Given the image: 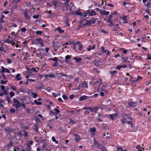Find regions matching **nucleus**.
I'll list each match as a JSON object with an SVG mask.
<instances>
[{
  "label": "nucleus",
  "mask_w": 151,
  "mask_h": 151,
  "mask_svg": "<svg viewBox=\"0 0 151 151\" xmlns=\"http://www.w3.org/2000/svg\"><path fill=\"white\" fill-rule=\"evenodd\" d=\"M117 114H118L117 113H115L112 114H109L108 115L110 117L111 120H112L114 119L115 117L117 116Z\"/></svg>",
  "instance_id": "obj_14"
},
{
  "label": "nucleus",
  "mask_w": 151,
  "mask_h": 151,
  "mask_svg": "<svg viewBox=\"0 0 151 151\" xmlns=\"http://www.w3.org/2000/svg\"><path fill=\"white\" fill-rule=\"evenodd\" d=\"M89 98V97L86 96L85 95H83L79 98V100L80 101H82L86 99H88Z\"/></svg>",
  "instance_id": "obj_11"
},
{
  "label": "nucleus",
  "mask_w": 151,
  "mask_h": 151,
  "mask_svg": "<svg viewBox=\"0 0 151 151\" xmlns=\"http://www.w3.org/2000/svg\"><path fill=\"white\" fill-rule=\"evenodd\" d=\"M9 94L10 95V96L11 97H12L14 96V93L13 91H11L10 93Z\"/></svg>",
  "instance_id": "obj_49"
},
{
  "label": "nucleus",
  "mask_w": 151,
  "mask_h": 151,
  "mask_svg": "<svg viewBox=\"0 0 151 151\" xmlns=\"http://www.w3.org/2000/svg\"><path fill=\"white\" fill-rule=\"evenodd\" d=\"M34 102L37 105H40L42 104L41 102H38L37 100H35Z\"/></svg>",
  "instance_id": "obj_42"
},
{
  "label": "nucleus",
  "mask_w": 151,
  "mask_h": 151,
  "mask_svg": "<svg viewBox=\"0 0 151 151\" xmlns=\"http://www.w3.org/2000/svg\"><path fill=\"white\" fill-rule=\"evenodd\" d=\"M117 151H123L122 150V147H118L117 148Z\"/></svg>",
  "instance_id": "obj_48"
},
{
  "label": "nucleus",
  "mask_w": 151,
  "mask_h": 151,
  "mask_svg": "<svg viewBox=\"0 0 151 151\" xmlns=\"http://www.w3.org/2000/svg\"><path fill=\"white\" fill-rule=\"evenodd\" d=\"M36 33L37 35H41L42 34V32L41 31L38 30L36 31Z\"/></svg>",
  "instance_id": "obj_41"
},
{
  "label": "nucleus",
  "mask_w": 151,
  "mask_h": 151,
  "mask_svg": "<svg viewBox=\"0 0 151 151\" xmlns=\"http://www.w3.org/2000/svg\"><path fill=\"white\" fill-rule=\"evenodd\" d=\"M117 72V71L114 70L113 71H110V73L111 74V76H113L115 75V73H116Z\"/></svg>",
  "instance_id": "obj_36"
},
{
  "label": "nucleus",
  "mask_w": 151,
  "mask_h": 151,
  "mask_svg": "<svg viewBox=\"0 0 151 151\" xmlns=\"http://www.w3.org/2000/svg\"><path fill=\"white\" fill-rule=\"evenodd\" d=\"M96 14V12L94 11L93 10H92L90 13L89 14V15L90 16H93L95 15Z\"/></svg>",
  "instance_id": "obj_20"
},
{
  "label": "nucleus",
  "mask_w": 151,
  "mask_h": 151,
  "mask_svg": "<svg viewBox=\"0 0 151 151\" xmlns=\"http://www.w3.org/2000/svg\"><path fill=\"white\" fill-rule=\"evenodd\" d=\"M52 3L54 4V6L56 7L57 5L58 4V1H55V0H53L52 1Z\"/></svg>",
  "instance_id": "obj_31"
},
{
  "label": "nucleus",
  "mask_w": 151,
  "mask_h": 151,
  "mask_svg": "<svg viewBox=\"0 0 151 151\" xmlns=\"http://www.w3.org/2000/svg\"><path fill=\"white\" fill-rule=\"evenodd\" d=\"M128 104L129 107L132 106L134 107L137 106V103L134 101H129L128 102Z\"/></svg>",
  "instance_id": "obj_8"
},
{
  "label": "nucleus",
  "mask_w": 151,
  "mask_h": 151,
  "mask_svg": "<svg viewBox=\"0 0 151 151\" xmlns=\"http://www.w3.org/2000/svg\"><path fill=\"white\" fill-rule=\"evenodd\" d=\"M75 136V141L76 142H78L81 139V138L79 135L77 134H75L74 135Z\"/></svg>",
  "instance_id": "obj_16"
},
{
  "label": "nucleus",
  "mask_w": 151,
  "mask_h": 151,
  "mask_svg": "<svg viewBox=\"0 0 151 151\" xmlns=\"http://www.w3.org/2000/svg\"><path fill=\"white\" fill-rule=\"evenodd\" d=\"M65 61L67 62L68 61L67 60L70 59V55H68L65 56Z\"/></svg>",
  "instance_id": "obj_39"
},
{
  "label": "nucleus",
  "mask_w": 151,
  "mask_h": 151,
  "mask_svg": "<svg viewBox=\"0 0 151 151\" xmlns=\"http://www.w3.org/2000/svg\"><path fill=\"white\" fill-rule=\"evenodd\" d=\"M104 47H101L100 49L101 50V51H103V52L105 53L106 52H107V55H110V52L107 49H106L104 50Z\"/></svg>",
  "instance_id": "obj_12"
},
{
  "label": "nucleus",
  "mask_w": 151,
  "mask_h": 151,
  "mask_svg": "<svg viewBox=\"0 0 151 151\" xmlns=\"http://www.w3.org/2000/svg\"><path fill=\"white\" fill-rule=\"evenodd\" d=\"M52 140L55 142V143L56 144H57L58 143V142L56 140L55 137H52Z\"/></svg>",
  "instance_id": "obj_35"
},
{
  "label": "nucleus",
  "mask_w": 151,
  "mask_h": 151,
  "mask_svg": "<svg viewBox=\"0 0 151 151\" xmlns=\"http://www.w3.org/2000/svg\"><path fill=\"white\" fill-rule=\"evenodd\" d=\"M7 81L6 80L5 81H4L3 80H1V84H6L7 83Z\"/></svg>",
  "instance_id": "obj_47"
},
{
  "label": "nucleus",
  "mask_w": 151,
  "mask_h": 151,
  "mask_svg": "<svg viewBox=\"0 0 151 151\" xmlns=\"http://www.w3.org/2000/svg\"><path fill=\"white\" fill-rule=\"evenodd\" d=\"M31 70L33 71L35 73H37L38 72V70H36L35 68H32L31 69Z\"/></svg>",
  "instance_id": "obj_54"
},
{
  "label": "nucleus",
  "mask_w": 151,
  "mask_h": 151,
  "mask_svg": "<svg viewBox=\"0 0 151 151\" xmlns=\"http://www.w3.org/2000/svg\"><path fill=\"white\" fill-rule=\"evenodd\" d=\"M6 99L8 103H12V101H11L10 99L8 97L6 98Z\"/></svg>",
  "instance_id": "obj_52"
},
{
  "label": "nucleus",
  "mask_w": 151,
  "mask_h": 151,
  "mask_svg": "<svg viewBox=\"0 0 151 151\" xmlns=\"http://www.w3.org/2000/svg\"><path fill=\"white\" fill-rule=\"evenodd\" d=\"M58 58L57 57H55L54 58H50L49 59V60H53L55 62H57Z\"/></svg>",
  "instance_id": "obj_32"
},
{
  "label": "nucleus",
  "mask_w": 151,
  "mask_h": 151,
  "mask_svg": "<svg viewBox=\"0 0 151 151\" xmlns=\"http://www.w3.org/2000/svg\"><path fill=\"white\" fill-rule=\"evenodd\" d=\"M122 58L123 60L122 61V62L123 63H125L127 62V60L125 58L122 57Z\"/></svg>",
  "instance_id": "obj_45"
},
{
  "label": "nucleus",
  "mask_w": 151,
  "mask_h": 151,
  "mask_svg": "<svg viewBox=\"0 0 151 151\" xmlns=\"http://www.w3.org/2000/svg\"><path fill=\"white\" fill-rule=\"evenodd\" d=\"M73 59L77 63H80L82 59L81 58H74Z\"/></svg>",
  "instance_id": "obj_25"
},
{
  "label": "nucleus",
  "mask_w": 151,
  "mask_h": 151,
  "mask_svg": "<svg viewBox=\"0 0 151 151\" xmlns=\"http://www.w3.org/2000/svg\"><path fill=\"white\" fill-rule=\"evenodd\" d=\"M113 17V15L111 14H110L108 16V19H111V18Z\"/></svg>",
  "instance_id": "obj_64"
},
{
  "label": "nucleus",
  "mask_w": 151,
  "mask_h": 151,
  "mask_svg": "<svg viewBox=\"0 0 151 151\" xmlns=\"http://www.w3.org/2000/svg\"><path fill=\"white\" fill-rule=\"evenodd\" d=\"M62 97L65 100H68V99L67 97V96L65 95H63L62 96Z\"/></svg>",
  "instance_id": "obj_46"
},
{
  "label": "nucleus",
  "mask_w": 151,
  "mask_h": 151,
  "mask_svg": "<svg viewBox=\"0 0 151 151\" xmlns=\"http://www.w3.org/2000/svg\"><path fill=\"white\" fill-rule=\"evenodd\" d=\"M32 94L33 95V97L34 98H36L38 96L37 94L36 93H32Z\"/></svg>",
  "instance_id": "obj_43"
},
{
  "label": "nucleus",
  "mask_w": 151,
  "mask_h": 151,
  "mask_svg": "<svg viewBox=\"0 0 151 151\" xmlns=\"http://www.w3.org/2000/svg\"><path fill=\"white\" fill-rule=\"evenodd\" d=\"M21 31L22 32H25L26 31V29L24 27H23L21 29Z\"/></svg>",
  "instance_id": "obj_60"
},
{
  "label": "nucleus",
  "mask_w": 151,
  "mask_h": 151,
  "mask_svg": "<svg viewBox=\"0 0 151 151\" xmlns=\"http://www.w3.org/2000/svg\"><path fill=\"white\" fill-rule=\"evenodd\" d=\"M98 148L101 150V151H108L107 149L101 144L99 145Z\"/></svg>",
  "instance_id": "obj_15"
},
{
  "label": "nucleus",
  "mask_w": 151,
  "mask_h": 151,
  "mask_svg": "<svg viewBox=\"0 0 151 151\" xmlns=\"http://www.w3.org/2000/svg\"><path fill=\"white\" fill-rule=\"evenodd\" d=\"M15 79H16L17 81H20L22 79V77L20 76V74H17L16 77Z\"/></svg>",
  "instance_id": "obj_19"
},
{
  "label": "nucleus",
  "mask_w": 151,
  "mask_h": 151,
  "mask_svg": "<svg viewBox=\"0 0 151 151\" xmlns=\"http://www.w3.org/2000/svg\"><path fill=\"white\" fill-rule=\"evenodd\" d=\"M105 20H106L107 23H109L110 24L109 25V26H114V24L112 23V21H111V19H105Z\"/></svg>",
  "instance_id": "obj_18"
},
{
  "label": "nucleus",
  "mask_w": 151,
  "mask_h": 151,
  "mask_svg": "<svg viewBox=\"0 0 151 151\" xmlns=\"http://www.w3.org/2000/svg\"><path fill=\"white\" fill-rule=\"evenodd\" d=\"M15 109H14L13 108H12L10 110V112L11 113H14L15 112Z\"/></svg>",
  "instance_id": "obj_58"
},
{
  "label": "nucleus",
  "mask_w": 151,
  "mask_h": 151,
  "mask_svg": "<svg viewBox=\"0 0 151 151\" xmlns=\"http://www.w3.org/2000/svg\"><path fill=\"white\" fill-rule=\"evenodd\" d=\"M70 4L68 7V10L70 12V14L73 15L74 12L76 11V9H77V8L74 6L73 3L70 2Z\"/></svg>",
  "instance_id": "obj_1"
},
{
  "label": "nucleus",
  "mask_w": 151,
  "mask_h": 151,
  "mask_svg": "<svg viewBox=\"0 0 151 151\" xmlns=\"http://www.w3.org/2000/svg\"><path fill=\"white\" fill-rule=\"evenodd\" d=\"M29 12L26 11V10L23 12L24 15L26 20H29L30 19V17L29 14Z\"/></svg>",
  "instance_id": "obj_7"
},
{
  "label": "nucleus",
  "mask_w": 151,
  "mask_h": 151,
  "mask_svg": "<svg viewBox=\"0 0 151 151\" xmlns=\"http://www.w3.org/2000/svg\"><path fill=\"white\" fill-rule=\"evenodd\" d=\"M33 142L32 141H30L27 144V146H30L33 144Z\"/></svg>",
  "instance_id": "obj_44"
},
{
  "label": "nucleus",
  "mask_w": 151,
  "mask_h": 151,
  "mask_svg": "<svg viewBox=\"0 0 151 151\" xmlns=\"http://www.w3.org/2000/svg\"><path fill=\"white\" fill-rule=\"evenodd\" d=\"M100 12L101 14L102 15H108L109 13V11H106L105 10H103V11L100 10Z\"/></svg>",
  "instance_id": "obj_13"
},
{
  "label": "nucleus",
  "mask_w": 151,
  "mask_h": 151,
  "mask_svg": "<svg viewBox=\"0 0 151 151\" xmlns=\"http://www.w3.org/2000/svg\"><path fill=\"white\" fill-rule=\"evenodd\" d=\"M13 106H15L16 109H17L18 108L21 106V104L20 102L18 99L15 98H14Z\"/></svg>",
  "instance_id": "obj_3"
},
{
  "label": "nucleus",
  "mask_w": 151,
  "mask_h": 151,
  "mask_svg": "<svg viewBox=\"0 0 151 151\" xmlns=\"http://www.w3.org/2000/svg\"><path fill=\"white\" fill-rule=\"evenodd\" d=\"M49 77L51 78H53L54 77L55 75L53 74L52 73L49 75Z\"/></svg>",
  "instance_id": "obj_62"
},
{
  "label": "nucleus",
  "mask_w": 151,
  "mask_h": 151,
  "mask_svg": "<svg viewBox=\"0 0 151 151\" xmlns=\"http://www.w3.org/2000/svg\"><path fill=\"white\" fill-rule=\"evenodd\" d=\"M13 41H14V39L12 40V41H11L9 39H7L4 41V42H6L8 43L9 44L10 42L12 43Z\"/></svg>",
  "instance_id": "obj_28"
},
{
  "label": "nucleus",
  "mask_w": 151,
  "mask_h": 151,
  "mask_svg": "<svg viewBox=\"0 0 151 151\" xmlns=\"http://www.w3.org/2000/svg\"><path fill=\"white\" fill-rule=\"evenodd\" d=\"M69 0H68L65 3H62L61 4V6L62 9L63 11H68V7L69 4Z\"/></svg>",
  "instance_id": "obj_2"
},
{
  "label": "nucleus",
  "mask_w": 151,
  "mask_h": 151,
  "mask_svg": "<svg viewBox=\"0 0 151 151\" xmlns=\"http://www.w3.org/2000/svg\"><path fill=\"white\" fill-rule=\"evenodd\" d=\"M101 82H99L98 81H96L95 82V84L98 86V91H102L103 88V86L102 85V81L100 79Z\"/></svg>",
  "instance_id": "obj_4"
},
{
  "label": "nucleus",
  "mask_w": 151,
  "mask_h": 151,
  "mask_svg": "<svg viewBox=\"0 0 151 151\" xmlns=\"http://www.w3.org/2000/svg\"><path fill=\"white\" fill-rule=\"evenodd\" d=\"M59 74L61 75V76H62L65 77H67L68 76L67 74H64V73H60Z\"/></svg>",
  "instance_id": "obj_53"
},
{
  "label": "nucleus",
  "mask_w": 151,
  "mask_h": 151,
  "mask_svg": "<svg viewBox=\"0 0 151 151\" xmlns=\"http://www.w3.org/2000/svg\"><path fill=\"white\" fill-rule=\"evenodd\" d=\"M73 14H75L76 15H78L80 16H81L82 15V14L81 12H78L77 11H75Z\"/></svg>",
  "instance_id": "obj_27"
},
{
  "label": "nucleus",
  "mask_w": 151,
  "mask_h": 151,
  "mask_svg": "<svg viewBox=\"0 0 151 151\" xmlns=\"http://www.w3.org/2000/svg\"><path fill=\"white\" fill-rule=\"evenodd\" d=\"M57 30L60 33H63L64 32V30L62 29L60 27H58Z\"/></svg>",
  "instance_id": "obj_29"
},
{
  "label": "nucleus",
  "mask_w": 151,
  "mask_h": 151,
  "mask_svg": "<svg viewBox=\"0 0 151 151\" xmlns=\"http://www.w3.org/2000/svg\"><path fill=\"white\" fill-rule=\"evenodd\" d=\"M122 116L123 118H124V117H126L127 118L128 116V115L127 114H122Z\"/></svg>",
  "instance_id": "obj_56"
},
{
  "label": "nucleus",
  "mask_w": 151,
  "mask_h": 151,
  "mask_svg": "<svg viewBox=\"0 0 151 151\" xmlns=\"http://www.w3.org/2000/svg\"><path fill=\"white\" fill-rule=\"evenodd\" d=\"M39 17V15L38 14L37 15H34L33 16V18L35 19H37Z\"/></svg>",
  "instance_id": "obj_57"
},
{
  "label": "nucleus",
  "mask_w": 151,
  "mask_h": 151,
  "mask_svg": "<svg viewBox=\"0 0 151 151\" xmlns=\"http://www.w3.org/2000/svg\"><path fill=\"white\" fill-rule=\"evenodd\" d=\"M77 44H78V46L79 47L78 50H81L82 48L83 45L82 44H81V43L78 41L77 42Z\"/></svg>",
  "instance_id": "obj_24"
},
{
  "label": "nucleus",
  "mask_w": 151,
  "mask_h": 151,
  "mask_svg": "<svg viewBox=\"0 0 151 151\" xmlns=\"http://www.w3.org/2000/svg\"><path fill=\"white\" fill-rule=\"evenodd\" d=\"M18 7L17 5V4H14V5L12 7V8L13 9H17Z\"/></svg>",
  "instance_id": "obj_50"
},
{
  "label": "nucleus",
  "mask_w": 151,
  "mask_h": 151,
  "mask_svg": "<svg viewBox=\"0 0 151 151\" xmlns=\"http://www.w3.org/2000/svg\"><path fill=\"white\" fill-rule=\"evenodd\" d=\"M0 88L1 90H5V87L4 86L1 85L0 86Z\"/></svg>",
  "instance_id": "obj_59"
},
{
  "label": "nucleus",
  "mask_w": 151,
  "mask_h": 151,
  "mask_svg": "<svg viewBox=\"0 0 151 151\" xmlns=\"http://www.w3.org/2000/svg\"><path fill=\"white\" fill-rule=\"evenodd\" d=\"M95 45H94L92 46L89 45L88 47L87 48V50L88 51H90L91 50H93L95 48Z\"/></svg>",
  "instance_id": "obj_22"
},
{
  "label": "nucleus",
  "mask_w": 151,
  "mask_h": 151,
  "mask_svg": "<svg viewBox=\"0 0 151 151\" xmlns=\"http://www.w3.org/2000/svg\"><path fill=\"white\" fill-rule=\"evenodd\" d=\"M33 129L37 132H38V126L36 124H35L33 127Z\"/></svg>",
  "instance_id": "obj_26"
},
{
  "label": "nucleus",
  "mask_w": 151,
  "mask_h": 151,
  "mask_svg": "<svg viewBox=\"0 0 151 151\" xmlns=\"http://www.w3.org/2000/svg\"><path fill=\"white\" fill-rule=\"evenodd\" d=\"M96 119L98 122H101L102 121L100 117H98L97 118H96Z\"/></svg>",
  "instance_id": "obj_51"
},
{
  "label": "nucleus",
  "mask_w": 151,
  "mask_h": 151,
  "mask_svg": "<svg viewBox=\"0 0 151 151\" xmlns=\"http://www.w3.org/2000/svg\"><path fill=\"white\" fill-rule=\"evenodd\" d=\"M82 86L83 87L87 88L88 87V83L86 81L83 82H82Z\"/></svg>",
  "instance_id": "obj_21"
},
{
  "label": "nucleus",
  "mask_w": 151,
  "mask_h": 151,
  "mask_svg": "<svg viewBox=\"0 0 151 151\" xmlns=\"http://www.w3.org/2000/svg\"><path fill=\"white\" fill-rule=\"evenodd\" d=\"M26 148L27 151H30V150L31 149V146H27L26 147Z\"/></svg>",
  "instance_id": "obj_61"
},
{
  "label": "nucleus",
  "mask_w": 151,
  "mask_h": 151,
  "mask_svg": "<svg viewBox=\"0 0 151 151\" xmlns=\"http://www.w3.org/2000/svg\"><path fill=\"white\" fill-rule=\"evenodd\" d=\"M11 88L12 89L13 91H17V90L16 89V88L13 86H11Z\"/></svg>",
  "instance_id": "obj_40"
},
{
  "label": "nucleus",
  "mask_w": 151,
  "mask_h": 151,
  "mask_svg": "<svg viewBox=\"0 0 151 151\" xmlns=\"http://www.w3.org/2000/svg\"><path fill=\"white\" fill-rule=\"evenodd\" d=\"M13 142L12 141L9 142L7 145V147L8 148H10L12 147L13 146Z\"/></svg>",
  "instance_id": "obj_23"
},
{
  "label": "nucleus",
  "mask_w": 151,
  "mask_h": 151,
  "mask_svg": "<svg viewBox=\"0 0 151 151\" xmlns=\"http://www.w3.org/2000/svg\"><path fill=\"white\" fill-rule=\"evenodd\" d=\"M93 145H98V147H99V145L100 144H99L98 143V142L97 141H96L95 139L94 138L93 139Z\"/></svg>",
  "instance_id": "obj_34"
},
{
  "label": "nucleus",
  "mask_w": 151,
  "mask_h": 151,
  "mask_svg": "<svg viewBox=\"0 0 151 151\" xmlns=\"http://www.w3.org/2000/svg\"><path fill=\"white\" fill-rule=\"evenodd\" d=\"M96 20V18H93L92 19H90V20H87L86 23L84 24V25H88L91 26V24H94L95 23Z\"/></svg>",
  "instance_id": "obj_6"
},
{
  "label": "nucleus",
  "mask_w": 151,
  "mask_h": 151,
  "mask_svg": "<svg viewBox=\"0 0 151 151\" xmlns=\"http://www.w3.org/2000/svg\"><path fill=\"white\" fill-rule=\"evenodd\" d=\"M1 67L2 68L1 72L2 73H4L5 72H6L8 73H10L9 70L7 68H5L3 66H2Z\"/></svg>",
  "instance_id": "obj_17"
},
{
  "label": "nucleus",
  "mask_w": 151,
  "mask_h": 151,
  "mask_svg": "<svg viewBox=\"0 0 151 151\" xmlns=\"http://www.w3.org/2000/svg\"><path fill=\"white\" fill-rule=\"evenodd\" d=\"M90 131L94 133L96 131V129L95 127L90 128Z\"/></svg>",
  "instance_id": "obj_33"
},
{
  "label": "nucleus",
  "mask_w": 151,
  "mask_h": 151,
  "mask_svg": "<svg viewBox=\"0 0 151 151\" xmlns=\"http://www.w3.org/2000/svg\"><path fill=\"white\" fill-rule=\"evenodd\" d=\"M44 87V85L42 83H40L37 85L36 88L37 89L39 90L43 88Z\"/></svg>",
  "instance_id": "obj_10"
},
{
  "label": "nucleus",
  "mask_w": 151,
  "mask_h": 151,
  "mask_svg": "<svg viewBox=\"0 0 151 151\" xmlns=\"http://www.w3.org/2000/svg\"><path fill=\"white\" fill-rule=\"evenodd\" d=\"M36 41L37 43L40 44L41 47H43L44 46V44L43 43V41L42 40V39L41 38H38L36 40Z\"/></svg>",
  "instance_id": "obj_9"
},
{
  "label": "nucleus",
  "mask_w": 151,
  "mask_h": 151,
  "mask_svg": "<svg viewBox=\"0 0 151 151\" xmlns=\"http://www.w3.org/2000/svg\"><path fill=\"white\" fill-rule=\"evenodd\" d=\"M5 17V16L4 15H2L0 18V22L2 23L3 22V19Z\"/></svg>",
  "instance_id": "obj_38"
},
{
  "label": "nucleus",
  "mask_w": 151,
  "mask_h": 151,
  "mask_svg": "<svg viewBox=\"0 0 151 151\" xmlns=\"http://www.w3.org/2000/svg\"><path fill=\"white\" fill-rule=\"evenodd\" d=\"M127 119L125 118H123V119H121V122L122 124H124L126 123L127 122Z\"/></svg>",
  "instance_id": "obj_30"
},
{
  "label": "nucleus",
  "mask_w": 151,
  "mask_h": 151,
  "mask_svg": "<svg viewBox=\"0 0 151 151\" xmlns=\"http://www.w3.org/2000/svg\"><path fill=\"white\" fill-rule=\"evenodd\" d=\"M136 114L139 115V116L140 117H141L143 115V114L140 111H138V113H137V112H136Z\"/></svg>",
  "instance_id": "obj_37"
},
{
  "label": "nucleus",
  "mask_w": 151,
  "mask_h": 151,
  "mask_svg": "<svg viewBox=\"0 0 151 151\" xmlns=\"http://www.w3.org/2000/svg\"><path fill=\"white\" fill-rule=\"evenodd\" d=\"M136 148L137 149V150H141V147L139 145H137L136 147Z\"/></svg>",
  "instance_id": "obj_55"
},
{
  "label": "nucleus",
  "mask_w": 151,
  "mask_h": 151,
  "mask_svg": "<svg viewBox=\"0 0 151 151\" xmlns=\"http://www.w3.org/2000/svg\"><path fill=\"white\" fill-rule=\"evenodd\" d=\"M98 116L99 117L102 118V115L101 114V113L100 112H99L98 114Z\"/></svg>",
  "instance_id": "obj_63"
},
{
  "label": "nucleus",
  "mask_w": 151,
  "mask_h": 151,
  "mask_svg": "<svg viewBox=\"0 0 151 151\" xmlns=\"http://www.w3.org/2000/svg\"><path fill=\"white\" fill-rule=\"evenodd\" d=\"M99 108H101L100 105H99L98 107L95 106L93 108L90 107H84L83 109L84 110L89 109L92 112H95L96 111L98 110Z\"/></svg>",
  "instance_id": "obj_5"
}]
</instances>
